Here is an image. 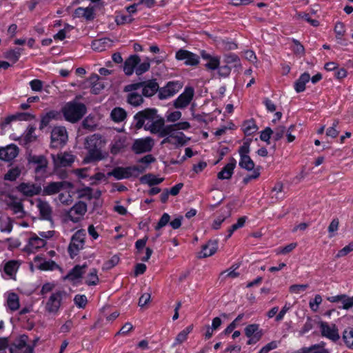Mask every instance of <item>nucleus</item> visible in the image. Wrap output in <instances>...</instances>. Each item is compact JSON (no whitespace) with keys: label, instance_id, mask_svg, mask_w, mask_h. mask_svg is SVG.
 I'll list each match as a JSON object with an SVG mask.
<instances>
[{"label":"nucleus","instance_id":"obj_57","mask_svg":"<svg viewBox=\"0 0 353 353\" xmlns=\"http://www.w3.org/2000/svg\"><path fill=\"white\" fill-rule=\"evenodd\" d=\"M286 132V128L283 125H279L273 130V139L279 141L282 139Z\"/></svg>","mask_w":353,"mask_h":353},{"label":"nucleus","instance_id":"obj_36","mask_svg":"<svg viewBox=\"0 0 353 353\" xmlns=\"http://www.w3.org/2000/svg\"><path fill=\"white\" fill-rule=\"evenodd\" d=\"M137 90L133 91H125L129 92L127 96L128 102L133 106H139L143 103V99L141 94L137 92Z\"/></svg>","mask_w":353,"mask_h":353},{"label":"nucleus","instance_id":"obj_43","mask_svg":"<svg viewBox=\"0 0 353 353\" xmlns=\"http://www.w3.org/2000/svg\"><path fill=\"white\" fill-rule=\"evenodd\" d=\"M7 304L10 310L14 311L19 308V299L17 294L10 293L8 296Z\"/></svg>","mask_w":353,"mask_h":353},{"label":"nucleus","instance_id":"obj_18","mask_svg":"<svg viewBox=\"0 0 353 353\" xmlns=\"http://www.w3.org/2000/svg\"><path fill=\"white\" fill-rule=\"evenodd\" d=\"M52 158L55 168L70 166L74 161V157L68 152L52 154Z\"/></svg>","mask_w":353,"mask_h":353},{"label":"nucleus","instance_id":"obj_5","mask_svg":"<svg viewBox=\"0 0 353 353\" xmlns=\"http://www.w3.org/2000/svg\"><path fill=\"white\" fill-rule=\"evenodd\" d=\"M142 90V94L146 97L153 96L159 90V85L154 80L132 83L124 87V91Z\"/></svg>","mask_w":353,"mask_h":353},{"label":"nucleus","instance_id":"obj_11","mask_svg":"<svg viewBox=\"0 0 353 353\" xmlns=\"http://www.w3.org/2000/svg\"><path fill=\"white\" fill-rule=\"evenodd\" d=\"M86 212L87 205L83 201H79L67 211V220L77 223L83 219Z\"/></svg>","mask_w":353,"mask_h":353},{"label":"nucleus","instance_id":"obj_6","mask_svg":"<svg viewBox=\"0 0 353 353\" xmlns=\"http://www.w3.org/2000/svg\"><path fill=\"white\" fill-rule=\"evenodd\" d=\"M54 232V231H48V232H39V237L37 236H34L31 237L28 243L24 248V250L28 253H33L38 251L40 248H43L46 241L44 239H50L53 236Z\"/></svg>","mask_w":353,"mask_h":353},{"label":"nucleus","instance_id":"obj_1","mask_svg":"<svg viewBox=\"0 0 353 353\" xmlns=\"http://www.w3.org/2000/svg\"><path fill=\"white\" fill-rule=\"evenodd\" d=\"M107 141L101 135L94 134L88 137L85 141V148L88 150L87 156L83 162L88 163L92 161H98L103 159L105 155L101 152V149L105 145Z\"/></svg>","mask_w":353,"mask_h":353},{"label":"nucleus","instance_id":"obj_19","mask_svg":"<svg viewBox=\"0 0 353 353\" xmlns=\"http://www.w3.org/2000/svg\"><path fill=\"white\" fill-rule=\"evenodd\" d=\"M36 207L39 212L41 219L52 221L53 210L48 201L41 199H37L36 200Z\"/></svg>","mask_w":353,"mask_h":353},{"label":"nucleus","instance_id":"obj_54","mask_svg":"<svg viewBox=\"0 0 353 353\" xmlns=\"http://www.w3.org/2000/svg\"><path fill=\"white\" fill-rule=\"evenodd\" d=\"M59 201L65 205H70L72 201V196L69 192H61L58 196Z\"/></svg>","mask_w":353,"mask_h":353},{"label":"nucleus","instance_id":"obj_45","mask_svg":"<svg viewBox=\"0 0 353 353\" xmlns=\"http://www.w3.org/2000/svg\"><path fill=\"white\" fill-rule=\"evenodd\" d=\"M343 340L345 345L353 349V328L347 327L343 332Z\"/></svg>","mask_w":353,"mask_h":353},{"label":"nucleus","instance_id":"obj_37","mask_svg":"<svg viewBox=\"0 0 353 353\" xmlns=\"http://www.w3.org/2000/svg\"><path fill=\"white\" fill-rule=\"evenodd\" d=\"M217 250V242L209 241L206 245L203 246V249L200 253L201 257H208L213 255Z\"/></svg>","mask_w":353,"mask_h":353},{"label":"nucleus","instance_id":"obj_4","mask_svg":"<svg viewBox=\"0 0 353 353\" xmlns=\"http://www.w3.org/2000/svg\"><path fill=\"white\" fill-rule=\"evenodd\" d=\"M68 297V294L64 290L53 292L46 302V311L49 314H57Z\"/></svg>","mask_w":353,"mask_h":353},{"label":"nucleus","instance_id":"obj_15","mask_svg":"<svg viewBox=\"0 0 353 353\" xmlns=\"http://www.w3.org/2000/svg\"><path fill=\"white\" fill-rule=\"evenodd\" d=\"M175 57L179 61H183L186 65L195 66L199 63V57L186 50H178Z\"/></svg>","mask_w":353,"mask_h":353},{"label":"nucleus","instance_id":"obj_31","mask_svg":"<svg viewBox=\"0 0 353 353\" xmlns=\"http://www.w3.org/2000/svg\"><path fill=\"white\" fill-rule=\"evenodd\" d=\"M99 79L100 78L97 74H92L89 78L91 84V92L94 94H99L105 88L103 83L100 81Z\"/></svg>","mask_w":353,"mask_h":353},{"label":"nucleus","instance_id":"obj_35","mask_svg":"<svg viewBox=\"0 0 353 353\" xmlns=\"http://www.w3.org/2000/svg\"><path fill=\"white\" fill-rule=\"evenodd\" d=\"M310 80V75L307 72L302 74L294 83V89L296 92H301L305 90V84Z\"/></svg>","mask_w":353,"mask_h":353},{"label":"nucleus","instance_id":"obj_38","mask_svg":"<svg viewBox=\"0 0 353 353\" xmlns=\"http://www.w3.org/2000/svg\"><path fill=\"white\" fill-rule=\"evenodd\" d=\"M19 268V263L18 261H9L4 265V272L10 276V278H13L18 269Z\"/></svg>","mask_w":353,"mask_h":353},{"label":"nucleus","instance_id":"obj_24","mask_svg":"<svg viewBox=\"0 0 353 353\" xmlns=\"http://www.w3.org/2000/svg\"><path fill=\"white\" fill-rule=\"evenodd\" d=\"M127 146V137L125 135H117L112 141L110 150L113 154L121 152Z\"/></svg>","mask_w":353,"mask_h":353},{"label":"nucleus","instance_id":"obj_60","mask_svg":"<svg viewBox=\"0 0 353 353\" xmlns=\"http://www.w3.org/2000/svg\"><path fill=\"white\" fill-rule=\"evenodd\" d=\"M251 141H252L251 139H248L243 142V144L240 147L239 152L241 157H244V156L245 157L248 156V154L250 152V145Z\"/></svg>","mask_w":353,"mask_h":353},{"label":"nucleus","instance_id":"obj_26","mask_svg":"<svg viewBox=\"0 0 353 353\" xmlns=\"http://www.w3.org/2000/svg\"><path fill=\"white\" fill-rule=\"evenodd\" d=\"M19 153V148L14 144L0 149V159L9 161L14 159Z\"/></svg>","mask_w":353,"mask_h":353},{"label":"nucleus","instance_id":"obj_22","mask_svg":"<svg viewBox=\"0 0 353 353\" xmlns=\"http://www.w3.org/2000/svg\"><path fill=\"white\" fill-rule=\"evenodd\" d=\"M245 334L250 339L247 343L248 345L256 343L262 336V332L257 324L248 325L245 328Z\"/></svg>","mask_w":353,"mask_h":353},{"label":"nucleus","instance_id":"obj_23","mask_svg":"<svg viewBox=\"0 0 353 353\" xmlns=\"http://www.w3.org/2000/svg\"><path fill=\"white\" fill-rule=\"evenodd\" d=\"M164 119L159 116L150 123H145V130L150 131L152 134H158L161 137L164 130Z\"/></svg>","mask_w":353,"mask_h":353},{"label":"nucleus","instance_id":"obj_9","mask_svg":"<svg viewBox=\"0 0 353 353\" xmlns=\"http://www.w3.org/2000/svg\"><path fill=\"white\" fill-rule=\"evenodd\" d=\"M157 117V110L154 108H148L139 112L134 117L136 128L141 129L145 127V123H152Z\"/></svg>","mask_w":353,"mask_h":353},{"label":"nucleus","instance_id":"obj_14","mask_svg":"<svg viewBox=\"0 0 353 353\" xmlns=\"http://www.w3.org/2000/svg\"><path fill=\"white\" fill-rule=\"evenodd\" d=\"M154 140L151 137L136 139L132 145V150L136 154L150 152L154 146Z\"/></svg>","mask_w":353,"mask_h":353},{"label":"nucleus","instance_id":"obj_49","mask_svg":"<svg viewBox=\"0 0 353 353\" xmlns=\"http://www.w3.org/2000/svg\"><path fill=\"white\" fill-rule=\"evenodd\" d=\"M21 172V169L19 167H14L8 170L5 174L4 179L8 181H14L19 176Z\"/></svg>","mask_w":353,"mask_h":353},{"label":"nucleus","instance_id":"obj_12","mask_svg":"<svg viewBox=\"0 0 353 353\" xmlns=\"http://www.w3.org/2000/svg\"><path fill=\"white\" fill-rule=\"evenodd\" d=\"M68 132L65 127H54L51 132V142L52 146L57 148L64 145L68 141Z\"/></svg>","mask_w":353,"mask_h":353},{"label":"nucleus","instance_id":"obj_33","mask_svg":"<svg viewBox=\"0 0 353 353\" xmlns=\"http://www.w3.org/2000/svg\"><path fill=\"white\" fill-rule=\"evenodd\" d=\"M36 266L41 270H52L56 266L52 261H43L40 256H37L34 259Z\"/></svg>","mask_w":353,"mask_h":353},{"label":"nucleus","instance_id":"obj_13","mask_svg":"<svg viewBox=\"0 0 353 353\" xmlns=\"http://www.w3.org/2000/svg\"><path fill=\"white\" fill-rule=\"evenodd\" d=\"M321 335L332 341H336L340 339L339 330L334 324L321 321L319 323Z\"/></svg>","mask_w":353,"mask_h":353},{"label":"nucleus","instance_id":"obj_53","mask_svg":"<svg viewBox=\"0 0 353 353\" xmlns=\"http://www.w3.org/2000/svg\"><path fill=\"white\" fill-rule=\"evenodd\" d=\"M150 68V63L148 59L145 60L142 63H139L135 68V72L137 75H141L147 72Z\"/></svg>","mask_w":353,"mask_h":353},{"label":"nucleus","instance_id":"obj_62","mask_svg":"<svg viewBox=\"0 0 353 353\" xmlns=\"http://www.w3.org/2000/svg\"><path fill=\"white\" fill-rule=\"evenodd\" d=\"M10 206L15 214L21 215L23 213L22 203L17 200H12Z\"/></svg>","mask_w":353,"mask_h":353},{"label":"nucleus","instance_id":"obj_64","mask_svg":"<svg viewBox=\"0 0 353 353\" xmlns=\"http://www.w3.org/2000/svg\"><path fill=\"white\" fill-rule=\"evenodd\" d=\"M341 303L343 304L341 308L345 310H348L353 307V297L348 296L345 294L344 298L341 301Z\"/></svg>","mask_w":353,"mask_h":353},{"label":"nucleus","instance_id":"obj_59","mask_svg":"<svg viewBox=\"0 0 353 353\" xmlns=\"http://www.w3.org/2000/svg\"><path fill=\"white\" fill-rule=\"evenodd\" d=\"M21 52V48L17 50H10L6 52V57L13 62L18 61Z\"/></svg>","mask_w":353,"mask_h":353},{"label":"nucleus","instance_id":"obj_51","mask_svg":"<svg viewBox=\"0 0 353 353\" xmlns=\"http://www.w3.org/2000/svg\"><path fill=\"white\" fill-rule=\"evenodd\" d=\"M246 221L245 216H242L238 219L237 222L235 224H233L228 230V235L227 236V239L230 238L233 232L239 228H242L245 222Z\"/></svg>","mask_w":353,"mask_h":353},{"label":"nucleus","instance_id":"obj_39","mask_svg":"<svg viewBox=\"0 0 353 353\" xmlns=\"http://www.w3.org/2000/svg\"><path fill=\"white\" fill-rule=\"evenodd\" d=\"M59 117V112L50 110L41 116L40 129L47 126L52 119H57Z\"/></svg>","mask_w":353,"mask_h":353},{"label":"nucleus","instance_id":"obj_17","mask_svg":"<svg viewBox=\"0 0 353 353\" xmlns=\"http://www.w3.org/2000/svg\"><path fill=\"white\" fill-rule=\"evenodd\" d=\"M194 91L192 87H186L184 92L181 94L174 102L176 108H184L191 102Z\"/></svg>","mask_w":353,"mask_h":353},{"label":"nucleus","instance_id":"obj_55","mask_svg":"<svg viewBox=\"0 0 353 353\" xmlns=\"http://www.w3.org/2000/svg\"><path fill=\"white\" fill-rule=\"evenodd\" d=\"M296 246H297L296 243H291L284 247L279 248L276 250V252L277 254L285 255V254L290 253V252H292L294 249H295L296 248Z\"/></svg>","mask_w":353,"mask_h":353},{"label":"nucleus","instance_id":"obj_52","mask_svg":"<svg viewBox=\"0 0 353 353\" xmlns=\"http://www.w3.org/2000/svg\"><path fill=\"white\" fill-rule=\"evenodd\" d=\"M36 128L34 126H30L24 135V139L26 143L33 142L37 139V135L35 134Z\"/></svg>","mask_w":353,"mask_h":353},{"label":"nucleus","instance_id":"obj_40","mask_svg":"<svg viewBox=\"0 0 353 353\" xmlns=\"http://www.w3.org/2000/svg\"><path fill=\"white\" fill-rule=\"evenodd\" d=\"M110 40L108 38H103L95 40L92 43V48L95 51L101 52L105 50L106 47L110 46Z\"/></svg>","mask_w":353,"mask_h":353},{"label":"nucleus","instance_id":"obj_2","mask_svg":"<svg viewBox=\"0 0 353 353\" xmlns=\"http://www.w3.org/2000/svg\"><path fill=\"white\" fill-rule=\"evenodd\" d=\"M161 137L164 138L161 143V145L169 143L175 148L184 145L189 140L183 132L177 130L172 125H168L164 127Z\"/></svg>","mask_w":353,"mask_h":353},{"label":"nucleus","instance_id":"obj_47","mask_svg":"<svg viewBox=\"0 0 353 353\" xmlns=\"http://www.w3.org/2000/svg\"><path fill=\"white\" fill-rule=\"evenodd\" d=\"M239 165L241 168L245 169L248 171L254 170L255 165L250 156L241 157Z\"/></svg>","mask_w":353,"mask_h":353},{"label":"nucleus","instance_id":"obj_42","mask_svg":"<svg viewBox=\"0 0 353 353\" xmlns=\"http://www.w3.org/2000/svg\"><path fill=\"white\" fill-rule=\"evenodd\" d=\"M111 118L115 122H121L126 118V112L121 108H115L111 112Z\"/></svg>","mask_w":353,"mask_h":353},{"label":"nucleus","instance_id":"obj_32","mask_svg":"<svg viewBox=\"0 0 353 353\" xmlns=\"http://www.w3.org/2000/svg\"><path fill=\"white\" fill-rule=\"evenodd\" d=\"M298 353H330V351L325 348V343L321 342L310 347H304Z\"/></svg>","mask_w":353,"mask_h":353},{"label":"nucleus","instance_id":"obj_56","mask_svg":"<svg viewBox=\"0 0 353 353\" xmlns=\"http://www.w3.org/2000/svg\"><path fill=\"white\" fill-rule=\"evenodd\" d=\"M308 287L307 284H294L290 286L289 291L292 294H298L306 290Z\"/></svg>","mask_w":353,"mask_h":353},{"label":"nucleus","instance_id":"obj_58","mask_svg":"<svg viewBox=\"0 0 353 353\" xmlns=\"http://www.w3.org/2000/svg\"><path fill=\"white\" fill-rule=\"evenodd\" d=\"M283 183L277 182L272 189V193L273 194L272 198L275 199L276 200L281 199V197L279 196V194H281L283 192Z\"/></svg>","mask_w":353,"mask_h":353},{"label":"nucleus","instance_id":"obj_8","mask_svg":"<svg viewBox=\"0 0 353 353\" xmlns=\"http://www.w3.org/2000/svg\"><path fill=\"white\" fill-rule=\"evenodd\" d=\"M86 232L84 230H79L72 236L68 247V252L72 258L77 256L83 249Z\"/></svg>","mask_w":353,"mask_h":353},{"label":"nucleus","instance_id":"obj_27","mask_svg":"<svg viewBox=\"0 0 353 353\" xmlns=\"http://www.w3.org/2000/svg\"><path fill=\"white\" fill-rule=\"evenodd\" d=\"M236 161L234 158H230V161L227 163L225 167L220 171L217 177L219 179H230L232 177L234 170L236 167Z\"/></svg>","mask_w":353,"mask_h":353},{"label":"nucleus","instance_id":"obj_29","mask_svg":"<svg viewBox=\"0 0 353 353\" xmlns=\"http://www.w3.org/2000/svg\"><path fill=\"white\" fill-rule=\"evenodd\" d=\"M140 62V58L137 55H131L124 63L123 70L126 75H131L135 71V68Z\"/></svg>","mask_w":353,"mask_h":353},{"label":"nucleus","instance_id":"obj_61","mask_svg":"<svg viewBox=\"0 0 353 353\" xmlns=\"http://www.w3.org/2000/svg\"><path fill=\"white\" fill-rule=\"evenodd\" d=\"M322 297L320 294H316L314 300L310 301L309 303V305L310 309L313 312H316L319 310V307L320 304L322 303Z\"/></svg>","mask_w":353,"mask_h":353},{"label":"nucleus","instance_id":"obj_50","mask_svg":"<svg viewBox=\"0 0 353 353\" xmlns=\"http://www.w3.org/2000/svg\"><path fill=\"white\" fill-rule=\"evenodd\" d=\"M224 62L226 65L234 64V67L240 66V60L237 55L234 54H227L224 55Z\"/></svg>","mask_w":353,"mask_h":353},{"label":"nucleus","instance_id":"obj_3","mask_svg":"<svg viewBox=\"0 0 353 353\" xmlns=\"http://www.w3.org/2000/svg\"><path fill=\"white\" fill-rule=\"evenodd\" d=\"M61 110L65 120L75 123L85 114L86 107L81 103L70 101L64 105Z\"/></svg>","mask_w":353,"mask_h":353},{"label":"nucleus","instance_id":"obj_16","mask_svg":"<svg viewBox=\"0 0 353 353\" xmlns=\"http://www.w3.org/2000/svg\"><path fill=\"white\" fill-rule=\"evenodd\" d=\"M182 88V85L179 81H170L167 85L159 90V98L165 99L174 96Z\"/></svg>","mask_w":353,"mask_h":353},{"label":"nucleus","instance_id":"obj_63","mask_svg":"<svg viewBox=\"0 0 353 353\" xmlns=\"http://www.w3.org/2000/svg\"><path fill=\"white\" fill-rule=\"evenodd\" d=\"M334 32L336 39H341L345 32L344 24L341 22H337L334 27Z\"/></svg>","mask_w":353,"mask_h":353},{"label":"nucleus","instance_id":"obj_34","mask_svg":"<svg viewBox=\"0 0 353 353\" xmlns=\"http://www.w3.org/2000/svg\"><path fill=\"white\" fill-rule=\"evenodd\" d=\"M86 268V265L74 266L66 275L65 279H68L71 281H74L77 279L81 278L82 275L85 273Z\"/></svg>","mask_w":353,"mask_h":353},{"label":"nucleus","instance_id":"obj_10","mask_svg":"<svg viewBox=\"0 0 353 353\" xmlns=\"http://www.w3.org/2000/svg\"><path fill=\"white\" fill-rule=\"evenodd\" d=\"M28 336L23 334L15 339L10 345V353H33L34 348L28 344Z\"/></svg>","mask_w":353,"mask_h":353},{"label":"nucleus","instance_id":"obj_28","mask_svg":"<svg viewBox=\"0 0 353 353\" xmlns=\"http://www.w3.org/2000/svg\"><path fill=\"white\" fill-rule=\"evenodd\" d=\"M201 57L203 59L206 61L205 66L207 69L210 70H217L220 65V57L217 56H213L205 51L201 52Z\"/></svg>","mask_w":353,"mask_h":353},{"label":"nucleus","instance_id":"obj_20","mask_svg":"<svg viewBox=\"0 0 353 353\" xmlns=\"http://www.w3.org/2000/svg\"><path fill=\"white\" fill-rule=\"evenodd\" d=\"M17 189L26 196L37 195L41 191V186L33 183H21L17 186Z\"/></svg>","mask_w":353,"mask_h":353},{"label":"nucleus","instance_id":"obj_7","mask_svg":"<svg viewBox=\"0 0 353 353\" xmlns=\"http://www.w3.org/2000/svg\"><path fill=\"white\" fill-rule=\"evenodd\" d=\"M145 168L143 166L132 167H117L108 173V176H114L117 180L128 179L134 175H138L144 172Z\"/></svg>","mask_w":353,"mask_h":353},{"label":"nucleus","instance_id":"obj_25","mask_svg":"<svg viewBox=\"0 0 353 353\" xmlns=\"http://www.w3.org/2000/svg\"><path fill=\"white\" fill-rule=\"evenodd\" d=\"M64 187H72L71 183L66 181L51 182L43 188L45 195H52L58 193Z\"/></svg>","mask_w":353,"mask_h":353},{"label":"nucleus","instance_id":"obj_48","mask_svg":"<svg viewBox=\"0 0 353 353\" xmlns=\"http://www.w3.org/2000/svg\"><path fill=\"white\" fill-rule=\"evenodd\" d=\"M99 279L97 275V270L95 268L90 270L85 278V283L88 285H96L99 283Z\"/></svg>","mask_w":353,"mask_h":353},{"label":"nucleus","instance_id":"obj_44","mask_svg":"<svg viewBox=\"0 0 353 353\" xmlns=\"http://www.w3.org/2000/svg\"><path fill=\"white\" fill-rule=\"evenodd\" d=\"M242 128L245 134L247 136L252 135L258 130V127L253 120L245 121Z\"/></svg>","mask_w":353,"mask_h":353},{"label":"nucleus","instance_id":"obj_21","mask_svg":"<svg viewBox=\"0 0 353 353\" xmlns=\"http://www.w3.org/2000/svg\"><path fill=\"white\" fill-rule=\"evenodd\" d=\"M28 161L34 165L36 173L43 174L46 171L48 161L43 155H30Z\"/></svg>","mask_w":353,"mask_h":353},{"label":"nucleus","instance_id":"obj_46","mask_svg":"<svg viewBox=\"0 0 353 353\" xmlns=\"http://www.w3.org/2000/svg\"><path fill=\"white\" fill-rule=\"evenodd\" d=\"M164 178H159L152 174H148L141 178L142 183H147L150 186L157 185L163 182Z\"/></svg>","mask_w":353,"mask_h":353},{"label":"nucleus","instance_id":"obj_30","mask_svg":"<svg viewBox=\"0 0 353 353\" xmlns=\"http://www.w3.org/2000/svg\"><path fill=\"white\" fill-rule=\"evenodd\" d=\"M94 6L79 7L74 10V15L77 17H82L86 20H92L94 18Z\"/></svg>","mask_w":353,"mask_h":353},{"label":"nucleus","instance_id":"obj_41","mask_svg":"<svg viewBox=\"0 0 353 353\" xmlns=\"http://www.w3.org/2000/svg\"><path fill=\"white\" fill-rule=\"evenodd\" d=\"M192 329H193V326L190 325V326L185 327L182 331H181L177 334V336L175 339V342L173 344V346H174L177 344H181L183 342H185L188 339V334L192 332Z\"/></svg>","mask_w":353,"mask_h":353}]
</instances>
